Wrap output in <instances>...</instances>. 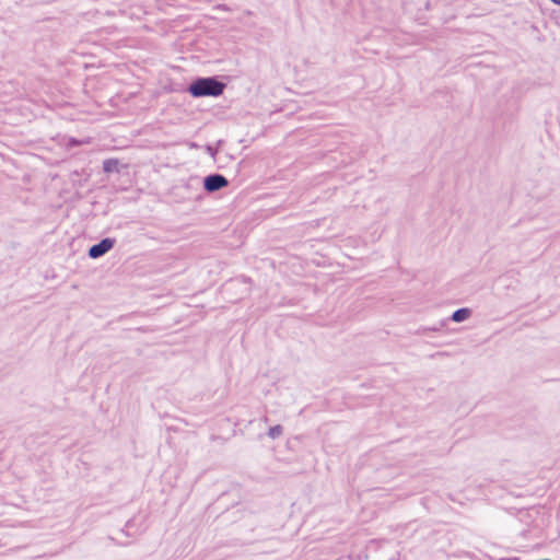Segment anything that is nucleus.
I'll use <instances>...</instances> for the list:
<instances>
[{
  "label": "nucleus",
  "instance_id": "obj_1",
  "mask_svg": "<svg viewBox=\"0 0 560 560\" xmlns=\"http://www.w3.org/2000/svg\"><path fill=\"white\" fill-rule=\"evenodd\" d=\"M224 90V84L214 78L197 79L189 85L188 91L195 97L219 96Z\"/></svg>",
  "mask_w": 560,
  "mask_h": 560
},
{
  "label": "nucleus",
  "instance_id": "obj_2",
  "mask_svg": "<svg viewBox=\"0 0 560 560\" xmlns=\"http://www.w3.org/2000/svg\"><path fill=\"white\" fill-rule=\"evenodd\" d=\"M228 185V179L221 174H212L203 179L205 189L209 192L217 191Z\"/></svg>",
  "mask_w": 560,
  "mask_h": 560
},
{
  "label": "nucleus",
  "instance_id": "obj_3",
  "mask_svg": "<svg viewBox=\"0 0 560 560\" xmlns=\"http://www.w3.org/2000/svg\"><path fill=\"white\" fill-rule=\"evenodd\" d=\"M114 240L112 238H104L100 243L93 245L89 249V256L91 258H98L103 255H105L109 249L114 246Z\"/></svg>",
  "mask_w": 560,
  "mask_h": 560
},
{
  "label": "nucleus",
  "instance_id": "obj_4",
  "mask_svg": "<svg viewBox=\"0 0 560 560\" xmlns=\"http://www.w3.org/2000/svg\"><path fill=\"white\" fill-rule=\"evenodd\" d=\"M471 314L469 308H458L452 314V320L455 323H460L466 320Z\"/></svg>",
  "mask_w": 560,
  "mask_h": 560
},
{
  "label": "nucleus",
  "instance_id": "obj_5",
  "mask_svg": "<svg viewBox=\"0 0 560 560\" xmlns=\"http://www.w3.org/2000/svg\"><path fill=\"white\" fill-rule=\"evenodd\" d=\"M117 166H118L117 160L109 159V160H105L104 163H103V170L106 173H110V172L117 171Z\"/></svg>",
  "mask_w": 560,
  "mask_h": 560
},
{
  "label": "nucleus",
  "instance_id": "obj_6",
  "mask_svg": "<svg viewBox=\"0 0 560 560\" xmlns=\"http://www.w3.org/2000/svg\"><path fill=\"white\" fill-rule=\"evenodd\" d=\"M282 432L283 430L281 425H275L269 429L268 436L275 440L279 438L282 434Z\"/></svg>",
  "mask_w": 560,
  "mask_h": 560
},
{
  "label": "nucleus",
  "instance_id": "obj_7",
  "mask_svg": "<svg viewBox=\"0 0 560 560\" xmlns=\"http://www.w3.org/2000/svg\"><path fill=\"white\" fill-rule=\"evenodd\" d=\"M552 2L560 4V0H551Z\"/></svg>",
  "mask_w": 560,
  "mask_h": 560
}]
</instances>
